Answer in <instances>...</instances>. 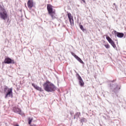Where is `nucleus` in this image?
<instances>
[{
	"label": "nucleus",
	"mask_w": 126,
	"mask_h": 126,
	"mask_svg": "<svg viewBox=\"0 0 126 126\" xmlns=\"http://www.w3.org/2000/svg\"><path fill=\"white\" fill-rule=\"evenodd\" d=\"M43 87L44 90L47 92H53L56 91V86L50 83L49 81H47L43 84Z\"/></svg>",
	"instance_id": "f257e3e1"
},
{
	"label": "nucleus",
	"mask_w": 126,
	"mask_h": 126,
	"mask_svg": "<svg viewBox=\"0 0 126 126\" xmlns=\"http://www.w3.org/2000/svg\"><path fill=\"white\" fill-rule=\"evenodd\" d=\"M47 8L48 14L50 15L52 19H56V10L53 9V6L50 4H47Z\"/></svg>",
	"instance_id": "f03ea898"
},
{
	"label": "nucleus",
	"mask_w": 126,
	"mask_h": 126,
	"mask_svg": "<svg viewBox=\"0 0 126 126\" xmlns=\"http://www.w3.org/2000/svg\"><path fill=\"white\" fill-rule=\"evenodd\" d=\"M0 17L1 19H3V20H6V19H7V17H8L7 12L3 8H1L0 11Z\"/></svg>",
	"instance_id": "7ed1b4c3"
},
{
	"label": "nucleus",
	"mask_w": 126,
	"mask_h": 126,
	"mask_svg": "<svg viewBox=\"0 0 126 126\" xmlns=\"http://www.w3.org/2000/svg\"><path fill=\"white\" fill-rule=\"evenodd\" d=\"M4 92H6L5 98H7V97H11V98H12L13 97V94L12 93V89L10 88L7 89V88H5Z\"/></svg>",
	"instance_id": "20e7f679"
},
{
	"label": "nucleus",
	"mask_w": 126,
	"mask_h": 126,
	"mask_svg": "<svg viewBox=\"0 0 126 126\" xmlns=\"http://www.w3.org/2000/svg\"><path fill=\"white\" fill-rule=\"evenodd\" d=\"M68 18L69 19V21L70 23V25L71 26H73L74 25V21L73 20V16L71 15V13H67Z\"/></svg>",
	"instance_id": "39448f33"
},
{
	"label": "nucleus",
	"mask_w": 126,
	"mask_h": 126,
	"mask_svg": "<svg viewBox=\"0 0 126 126\" xmlns=\"http://www.w3.org/2000/svg\"><path fill=\"white\" fill-rule=\"evenodd\" d=\"M4 63H7L8 64H9L10 63H12V64H14V63H15L14 60H13L9 58H5V60L4 61Z\"/></svg>",
	"instance_id": "423d86ee"
},
{
	"label": "nucleus",
	"mask_w": 126,
	"mask_h": 126,
	"mask_svg": "<svg viewBox=\"0 0 126 126\" xmlns=\"http://www.w3.org/2000/svg\"><path fill=\"white\" fill-rule=\"evenodd\" d=\"M106 39L107 40V41H108L109 43L111 44V46H112L113 48H116V44H115V42L113 41V40H112L110 36L106 35Z\"/></svg>",
	"instance_id": "0eeeda50"
},
{
	"label": "nucleus",
	"mask_w": 126,
	"mask_h": 126,
	"mask_svg": "<svg viewBox=\"0 0 126 126\" xmlns=\"http://www.w3.org/2000/svg\"><path fill=\"white\" fill-rule=\"evenodd\" d=\"M113 33H114V34L115 35V36H117V37H118V38H123V37H124V36H125V34H124V33L118 32L116 31H114L113 32Z\"/></svg>",
	"instance_id": "6e6552de"
},
{
	"label": "nucleus",
	"mask_w": 126,
	"mask_h": 126,
	"mask_svg": "<svg viewBox=\"0 0 126 126\" xmlns=\"http://www.w3.org/2000/svg\"><path fill=\"white\" fill-rule=\"evenodd\" d=\"M78 79L79 80V83L80 86L83 87V86H84V82L83 81V80H82L81 76H80L79 75L78 76Z\"/></svg>",
	"instance_id": "1a4fd4ad"
},
{
	"label": "nucleus",
	"mask_w": 126,
	"mask_h": 126,
	"mask_svg": "<svg viewBox=\"0 0 126 126\" xmlns=\"http://www.w3.org/2000/svg\"><path fill=\"white\" fill-rule=\"evenodd\" d=\"M28 7L31 9V8H32V7L34 6V2H33V1L32 0H29L27 2Z\"/></svg>",
	"instance_id": "9d476101"
},
{
	"label": "nucleus",
	"mask_w": 126,
	"mask_h": 126,
	"mask_svg": "<svg viewBox=\"0 0 126 126\" xmlns=\"http://www.w3.org/2000/svg\"><path fill=\"white\" fill-rule=\"evenodd\" d=\"M13 111L14 112V113H17L18 114H21L22 113V111L20 108L14 107L13 108Z\"/></svg>",
	"instance_id": "9b49d317"
},
{
	"label": "nucleus",
	"mask_w": 126,
	"mask_h": 126,
	"mask_svg": "<svg viewBox=\"0 0 126 126\" xmlns=\"http://www.w3.org/2000/svg\"><path fill=\"white\" fill-rule=\"evenodd\" d=\"M32 86H33V87H34L35 89H36V90H38V91H40V92H42V91H43L42 88L39 87V86L35 85V84L34 83L32 84Z\"/></svg>",
	"instance_id": "f8f14e48"
},
{
	"label": "nucleus",
	"mask_w": 126,
	"mask_h": 126,
	"mask_svg": "<svg viewBox=\"0 0 126 126\" xmlns=\"http://www.w3.org/2000/svg\"><path fill=\"white\" fill-rule=\"evenodd\" d=\"M80 117V113H76L75 115L74 116V119H76L77 120Z\"/></svg>",
	"instance_id": "ddd939ff"
},
{
	"label": "nucleus",
	"mask_w": 126,
	"mask_h": 126,
	"mask_svg": "<svg viewBox=\"0 0 126 126\" xmlns=\"http://www.w3.org/2000/svg\"><path fill=\"white\" fill-rule=\"evenodd\" d=\"M76 59L81 63H84L83 61H82V60H81V59H80V58H79L78 56L76 57Z\"/></svg>",
	"instance_id": "4468645a"
},
{
	"label": "nucleus",
	"mask_w": 126,
	"mask_h": 126,
	"mask_svg": "<svg viewBox=\"0 0 126 126\" xmlns=\"http://www.w3.org/2000/svg\"><path fill=\"white\" fill-rule=\"evenodd\" d=\"M81 24V23H80L79 27H80V29H81L82 30V31H84V29L83 28V26H82Z\"/></svg>",
	"instance_id": "2eb2a0df"
},
{
	"label": "nucleus",
	"mask_w": 126,
	"mask_h": 126,
	"mask_svg": "<svg viewBox=\"0 0 126 126\" xmlns=\"http://www.w3.org/2000/svg\"><path fill=\"white\" fill-rule=\"evenodd\" d=\"M32 121H33V119L29 118V125H31Z\"/></svg>",
	"instance_id": "dca6fc26"
},
{
	"label": "nucleus",
	"mask_w": 126,
	"mask_h": 126,
	"mask_svg": "<svg viewBox=\"0 0 126 126\" xmlns=\"http://www.w3.org/2000/svg\"><path fill=\"white\" fill-rule=\"evenodd\" d=\"M104 46L106 49H109L110 48V45H109V44L104 45Z\"/></svg>",
	"instance_id": "f3484780"
},
{
	"label": "nucleus",
	"mask_w": 126,
	"mask_h": 126,
	"mask_svg": "<svg viewBox=\"0 0 126 126\" xmlns=\"http://www.w3.org/2000/svg\"><path fill=\"white\" fill-rule=\"evenodd\" d=\"M121 89V88H118V86L116 87V88L114 89V91H116L117 90H120Z\"/></svg>",
	"instance_id": "a211bd4d"
},
{
	"label": "nucleus",
	"mask_w": 126,
	"mask_h": 126,
	"mask_svg": "<svg viewBox=\"0 0 126 126\" xmlns=\"http://www.w3.org/2000/svg\"><path fill=\"white\" fill-rule=\"evenodd\" d=\"M71 54L73 56V57H74V58L76 59V57H77V56L76 55H75V54H74V53L73 52H71Z\"/></svg>",
	"instance_id": "6ab92c4d"
},
{
	"label": "nucleus",
	"mask_w": 126,
	"mask_h": 126,
	"mask_svg": "<svg viewBox=\"0 0 126 126\" xmlns=\"http://www.w3.org/2000/svg\"><path fill=\"white\" fill-rule=\"evenodd\" d=\"M80 121H81V123H82L83 122H84V118L83 119H81V120H80Z\"/></svg>",
	"instance_id": "aec40b11"
},
{
	"label": "nucleus",
	"mask_w": 126,
	"mask_h": 126,
	"mask_svg": "<svg viewBox=\"0 0 126 126\" xmlns=\"http://www.w3.org/2000/svg\"><path fill=\"white\" fill-rule=\"evenodd\" d=\"M82 0V1H83V2L84 3H86V2H85V0Z\"/></svg>",
	"instance_id": "412c9836"
}]
</instances>
